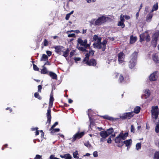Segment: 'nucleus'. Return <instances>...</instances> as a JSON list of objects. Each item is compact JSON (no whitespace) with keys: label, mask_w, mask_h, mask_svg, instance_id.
<instances>
[{"label":"nucleus","mask_w":159,"mask_h":159,"mask_svg":"<svg viewBox=\"0 0 159 159\" xmlns=\"http://www.w3.org/2000/svg\"><path fill=\"white\" fill-rule=\"evenodd\" d=\"M76 50L72 51L71 52H70V57L74 55H75V52H76Z\"/></svg>","instance_id":"obj_48"},{"label":"nucleus","mask_w":159,"mask_h":159,"mask_svg":"<svg viewBox=\"0 0 159 159\" xmlns=\"http://www.w3.org/2000/svg\"><path fill=\"white\" fill-rule=\"evenodd\" d=\"M151 112L152 118L154 120L153 121L155 122V120L158 118L159 113V110L158 106L152 107Z\"/></svg>","instance_id":"obj_4"},{"label":"nucleus","mask_w":159,"mask_h":159,"mask_svg":"<svg viewBox=\"0 0 159 159\" xmlns=\"http://www.w3.org/2000/svg\"><path fill=\"white\" fill-rule=\"evenodd\" d=\"M102 40V38L100 37L99 38L97 41L95 43H101V41Z\"/></svg>","instance_id":"obj_52"},{"label":"nucleus","mask_w":159,"mask_h":159,"mask_svg":"<svg viewBox=\"0 0 159 159\" xmlns=\"http://www.w3.org/2000/svg\"><path fill=\"white\" fill-rule=\"evenodd\" d=\"M141 144L140 143H137L136 145V149L137 150H138L141 148Z\"/></svg>","instance_id":"obj_37"},{"label":"nucleus","mask_w":159,"mask_h":159,"mask_svg":"<svg viewBox=\"0 0 159 159\" xmlns=\"http://www.w3.org/2000/svg\"><path fill=\"white\" fill-rule=\"evenodd\" d=\"M118 26H120L122 28H123L125 26V25L123 22L119 21L118 24Z\"/></svg>","instance_id":"obj_41"},{"label":"nucleus","mask_w":159,"mask_h":159,"mask_svg":"<svg viewBox=\"0 0 159 159\" xmlns=\"http://www.w3.org/2000/svg\"><path fill=\"white\" fill-rule=\"evenodd\" d=\"M125 18L126 20H129L130 19V17L129 16L126 15L125 16Z\"/></svg>","instance_id":"obj_62"},{"label":"nucleus","mask_w":159,"mask_h":159,"mask_svg":"<svg viewBox=\"0 0 159 159\" xmlns=\"http://www.w3.org/2000/svg\"><path fill=\"white\" fill-rule=\"evenodd\" d=\"M153 60L156 63H157L158 61V57L156 54L153 55Z\"/></svg>","instance_id":"obj_28"},{"label":"nucleus","mask_w":159,"mask_h":159,"mask_svg":"<svg viewBox=\"0 0 159 159\" xmlns=\"http://www.w3.org/2000/svg\"><path fill=\"white\" fill-rule=\"evenodd\" d=\"M150 95V91L148 89H146L145 91L144 92V94L143 96L145 97L144 98L145 99L147 98H148Z\"/></svg>","instance_id":"obj_19"},{"label":"nucleus","mask_w":159,"mask_h":159,"mask_svg":"<svg viewBox=\"0 0 159 159\" xmlns=\"http://www.w3.org/2000/svg\"><path fill=\"white\" fill-rule=\"evenodd\" d=\"M113 129L112 128L108 129L105 131L108 136L111 134L113 132Z\"/></svg>","instance_id":"obj_26"},{"label":"nucleus","mask_w":159,"mask_h":159,"mask_svg":"<svg viewBox=\"0 0 159 159\" xmlns=\"http://www.w3.org/2000/svg\"><path fill=\"white\" fill-rule=\"evenodd\" d=\"M64 157L65 159H70V154H65L64 155Z\"/></svg>","instance_id":"obj_47"},{"label":"nucleus","mask_w":159,"mask_h":159,"mask_svg":"<svg viewBox=\"0 0 159 159\" xmlns=\"http://www.w3.org/2000/svg\"><path fill=\"white\" fill-rule=\"evenodd\" d=\"M94 51L92 50V49L90 50V51L88 53H87L85 55L86 57L84 58L83 61V62H84L85 61L89 60V57L91 56H93L94 55Z\"/></svg>","instance_id":"obj_13"},{"label":"nucleus","mask_w":159,"mask_h":159,"mask_svg":"<svg viewBox=\"0 0 159 159\" xmlns=\"http://www.w3.org/2000/svg\"><path fill=\"white\" fill-rule=\"evenodd\" d=\"M155 131L156 133H159V124H156L155 128Z\"/></svg>","instance_id":"obj_38"},{"label":"nucleus","mask_w":159,"mask_h":159,"mask_svg":"<svg viewBox=\"0 0 159 159\" xmlns=\"http://www.w3.org/2000/svg\"><path fill=\"white\" fill-rule=\"evenodd\" d=\"M54 101V98L53 97V93L52 91L50 96L49 102L53 103Z\"/></svg>","instance_id":"obj_31"},{"label":"nucleus","mask_w":159,"mask_h":159,"mask_svg":"<svg viewBox=\"0 0 159 159\" xmlns=\"http://www.w3.org/2000/svg\"><path fill=\"white\" fill-rule=\"evenodd\" d=\"M153 16V14L151 13H150L147 15L146 19V20L147 22H149L151 21Z\"/></svg>","instance_id":"obj_16"},{"label":"nucleus","mask_w":159,"mask_h":159,"mask_svg":"<svg viewBox=\"0 0 159 159\" xmlns=\"http://www.w3.org/2000/svg\"><path fill=\"white\" fill-rule=\"evenodd\" d=\"M137 57V53L134 52L130 57V60L129 62L130 68H133L135 65Z\"/></svg>","instance_id":"obj_3"},{"label":"nucleus","mask_w":159,"mask_h":159,"mask_svg":"<svg viewBox=\"0 0 159 159\" xmlns=\"http://www.w3.org/2000/svg\"><path fill=\"white\" fill-rule=\"evenodd\" d=\"M34 96L35 98H37L39 100H41L42 98V97L40 96L38 92H36L34 94Z\"/></svg>","instance_id":"obj_32"},{"label":"nucleus","mask_w":159,"mask_h":159,"mask_svg":"<svg viewBox=\"0 0 159 159\" xmlns=\"http://www.w3.org/2000/svg\"><path fill=\"white\" fill-rule=\"evenodd\" d=\"M134 114L133 112L124 113L123 115L120 116V118L122 120L129 119L133 116Z\"/></svg>","instance_id":"obj_7"},{"label":"nucleus","mask_w":159,"mask_h":159,"mask_svg":"<svg viewBox=\"0 0 159 159\" xmlns=\"http://www.w3.org/2000/svg\"><path fill=\"white\" fill-rule=\"evenodd\" d=\"M85 62V63L89 66H94L96 65V61L94 59H91L89 61V60L85 61L84 62Z\"/></svg>","instance_id":"obj_14"},{"label":"nucleus","mask_w":159,"mask_h":159,"mask_svg":"<svg viewBox=\"0 0 159 159\" xmlns=\"http://www.w3.org/2000/svg\"><path fill=\"white\" fill-rule=\"evenodd\" d=\"M74 60L75 61V62H77V61H80L81 58L80 57H75Z\"/></svg>","instance_id":"obj_57"},{"label":"nucleus","mask_w":159,"mask_h":159,"mask_svg":"<svg viewBox=\"0 0 159 159\" xmlns=\"http://www.w3.org/2000/svg\"><path fill=\"white\" fill-rule=\"evenodd\" d=\"M100 135L102 137L100 139V140L101 142H103L106 141V138L108 136V135L107 134L105 131H101L100 133Z\"/></svg>","instance_id":"obj_11"},{"label":"nucleus","mask_w":159,"mask_h":159,"mask_svg":"<svg viewBox=\"0 0 159 159\" xmlns=\"http://www.w3.org/2000/svg\"><path fill=\"white\" fill-rule=\"evenodd\" d=\"M49 75L52 79L57 80V76L56 74L52 72H49Z\"/></svg>","instance_id":"obj_18"},{"label":"nucleus","mask_w":159,"mask_h":159,"mask_svg":"<svg viewBox=\"0 0 159 159\" xmlns=\"http://www.w3.org/2000/svg\"><path fill=\"white\" fill-rule=\"evenodd\" d=\"M54 48L55 51L57 54H61L62 52H63L64 50V48L62 46H56L53 47Z\"/></svg>","instance_id":"obj_9"},{"label":"nucleus","mask_w":159,"mask_h":159,"mask_svg":"<svg viewBox=\"0 0 159 159\" xmlns=\"http://www.w3.org/2000/svg\"><path fill=\"white\" fill-rule=\"evenodd\" d=\"M93 156L94 157H97L98 156V152L96 151H95L93 153Z\"/></svg>","instance_id":"obj_55"},{"label":"nucleus","mask_w":159,"mask_h":159,"mask_svg":"<svg viewBox=\"0 0 159 159\" xmlns=\"http://www.w3.org/2000/svg\"><path fill=\"white\" fill-rule=\"evenodd\" d=\"M46 116L47 118V121L46 124H48L47 125L48 126V127L51 124V109H48L47 112L46 113Z\"/></svg>","instance_id":"obj_10"},{"label":"nucleus","mask_w":159,"mask_h":159,"mask_svg":"<svg viewBox=\"0 0 159 159\" xmlns=\"http://www.w3.org/2000/svg\"><path fill=\"white\" fill-rule=\"evenodd\" d=\"M33 67L34 70L36 71H39V68L37 67V66L34 64H33Z\"/></svg>","instance_id":"obj_39"},{"label":"nucleus","mask_w":159,"mask_h":159,"mask_svg":"<svg viewBox=\"0 0 159 159\" xmlns=\"http://www.w3.org/2000/svg\"><path fill=\"white\" fill-rule=\"evenodd\" d=\"M70 18V13L67 14L66 17V20H68Z\"/></svg>","instance_id":"obj_59"},{"label":"nucleus","mask_w":159,"mask_h":159,"mask_svg":"<svg viewBox=\"0 0 159 159\" xmlns=\"http://www.w3.org/2000/svg\"><path fill=\"white\" fill-rule=\"evenodd\" d=\"M43 68L41 70V73L43 74H48V72L46 68L44 66H43Z\"/></svg>","instance_id":"obj_25"},{"label":"nucleus","mask_w":159,"mask_h":159,"mask_svg":"<svg viewBox=\"0 0 159 159\" xmlns=\"http://www.w3.org/2000/svg\"><path fill=\"white\" fill-rule=\"evenodd\" d=\"M154 159H159V152H156L154 155Z\"/></svg>","instance_id":"obj_34"},{"label":"nucleus","mask_w":159,"mask_h":159,"mask_svg":"<svg viewBox=\"0 0 159 159\" xmlns=\"http://www.w3.org/2000/svg\"><path fill=\"white\" fill-rule=\"evenodd\" d=\"M84 132H81L80 133L78 132L75 134L74 135L73 137L72 138V142H74L76 139H78L81 138L84 135Z\"/></svg>","instance_id":"obj_8"},{"label":"nucleus","mask_w":159,"mask_h":159,"mask_svg":"<svg viewBox=\"0 0 159 159\" xmlns=\"http://www.w3.org/2000/svg\"><path fill=\"white\" fill-rule=\"evenodd\" d=\"M107 142L108 143H111V138L110 137H109L108 138V139H107Z\"/></svg>","instance_id":"obj_58"},{"label":"nucleus","mask_w":159,"mask_h":159,"mask_svg":"<svg viewBox=\"0 0 159 159\" xmlns=\"http://www.w3.org/2000/svg\"><path fill=\"white\" fill-rule=\"evenodd\" d=\"M58 124V122H56L52 126L50 129V130H52L54 127H55L56 126H57Z\"/></svg>","instance_id":"obj_42"},{"label":"nucleus","mask_w":159,"mask_h":159,"mask_svg":"<svg viewBox=\"0 0 159 159\" xmlns=\"http://www.w3.org/2000/svg\"><path fill=\"white\" fill-rule=\"evenodd\" d=\"M128 133L123 134L121 133L119 134L116 137L115 141V143H119L117 145L118 147H121L124 145L123 140H125L126 137L128 136Z\"/></svg>","instance_id":"obj_2"},{"label":"nucleus","mask_w":159,"mask_h":159,"mask_svg":"<svg viewBox=\"0 0 159 159\" xmlns=\"http://www.w3.org/2000/svg\"><path fill=\"white\" fill-rule=\"evenodd\" d=\"M84 145L86 147H87L89 148H92V147L91 145L89 143V142L88 141L87 143H84Z\"/></svg>","instance_id":"obj_35"},{"label":"nucleus","mask_w":159,"mask_h":159,"mask_svg":"<svg viewBox=\"0 0 159 159\" xmlns=\"http://www.w3.org/2000/svg\"><path fill=\"white\" fill-rule=\"evenodd\" d=\"M124 77L121 75H120L119 80L120 83H121L124 80Z\"/></svg>","instance_id":"obj_43"},{"label":"nucleus","mask_w":159,"mask_h":159,"mask_svg":"<svg viewBox=\"0 0 159 159\" xmlns=\"http://www.w3.org/2000/svg\"><path fill=\"white\" fill-rule=\"evenodd\" d=\"M99 38H98V36L96 35H94L93 37V39L94 41H96Z\"/></svg>","instance_id":"obj_50"},{"label":"nucleus","mask_w":159,"mask_h":159,"mask_svg":"<svg viewBox=\"0 0 159 159\" xmlns=\"http://www.w3.org/2000/svg\"><path fill=\"white\" fill-rule=\"evenodd\" d=\"M51 133L53 134L57 132H59L60 131V129L59 128L53 129L52 130H51Z\"/></svg>","instance_id":"obj_36"},{"label":"nucleus","mask_w":159,"mask_h":159,"mask_svg":"<svg viewBox=\"0 0 159 159\" xmlns=\"http://www.w3.org/2000/svg\"><path fill=\"white\" fill-rule=\"evenodd\" d=\"M107 43V41L104 40L102 43H101V45H102V51H105L106 48V44Z\"/></svg>","instance_id":"obj_21"},{"label":"nucleus","mask_w":159,"mask_h":159,"mask_svg":"<svg viewBox=\"0 0 159 159\" xmlns=\"http://www.w3.org/2000/svg\"><path fill=\"white\" fill-rule=\"evenodd\" d=\"M53 103L49 102V106L48 108V109H51V108L52 107V105Z\"/></svg>","instance_id":"obj_54"},{"label":"nucleus","mask_w":159,"mask_h":159,"mask_svg":"<svg viewBox=\"0 0 159 159\" xmlns=\"http://www.w3.org/2000/svg\"><path fill=\"white\" fill-rule=\"evenodd\" d=\"M140 107H139L137 106L134 109V111H133L134 113L136 114L138 113L140 111Z\"/></svg>","instance_id":"obj_29"},{"label":"nucleus","mask_w":159,"mask_h":159,"mask_svg":"<svg viewBox=\"0 0 159 159\" xmlns=\"http://www.w3.org/2000/svg\"><path fill=\"white\" fill-rule=\"evenodd\" d=\"M38 129V127H35V128H31V130L32 131H34L35 130H37Z\"/></svg>","instance_id":"obj_63"},{"label":"nucleus","mask_w":159,"mask_h":159,"mask_svg":"<svg viewBox=\"0 0 159 159\" xmlns=\"http://www.w3.org/2000/svg\"><path fill=\"white\" fill-rule=\"evenodd\" d=\"M123 143L124 144H125L126 146L130 147L132 143V141L131 139H129L123 141Z\"/></svg>","instance_id":"obj_17"},{"label":"nucleus","mask_w":159,"mask_h":159,"mask_svg":"<svg viewBox=\"0 0 159 159\" xmlns=\"http://www.w3.org/2000/svg\"><path fill=\"white\" fill-rule=\"evenodd\" d=\"M78 155V153L77 151H76L75 152H73V156L75 158H78V157L77 156Z\"/></svg>","instance_id":"obj_40"},{"label":"nucleus","mask_w":159,"mask_h":159,"mask_svg":"<svg viewBox=\"0 0 159 159\" xmlns=\"http://www.w3.org/2000/svg\"><path fill=\"white\" fill-rule=\"evenodd\" d=\"M46 65H51V63H50L49 61H47L45 63L44 66Z\"/></svg>","instance_id":"obj_60"},{"label":"nucleus","mask_w":159,"mask_h":159,"mask_svg":"<svg viewBox=\"0 0 159 159\" xmlns=\"http://www.w3.org/2000/svg\"><path fill=\"white\" fill-rule=\"evenodd\" d=\"M157 71H155L151 74L149 77V80L152 81L156 80L157 78Z\"/></svg>","instance_id":"obj_15"},{"label":"nucleus","mask_w":159,"mask_h":159,"mask_svg":"<svg viewBox=\"0 0 159 159\" xmlns=\"http://www.w3.org/2000/svg\"><path fill=\"white\" fill-rule=\"evenodd\" d=\"M43 43V45L44 46H47L48 45V42L46 39H44Z\"/></svg>","instance_id":"obj_44"},{"label":"nucleus","mask_w":159,"mask_h":159,"mask_svg":"<svg viewBox=\"0 0 159 159\" xmlns=\"http://www.w3.org/2000/svg\"><path fill=\"white\" fill-rule=\"evenodd\" d=\"M8 146V144H6L4 145L2 148V150H3L4 149L6 148H7Z\"/></svg>","instance_id":"obj_53"},{"label":"nucleus","mask_w":159,"mask_h":159,"mask_svg":"<svg viewBox=\"0 0 159 159\" xmlns=\"http://www.w3.org/2000/svg\"><path fill=\"white\" fill-rule=\"evenodd\" d=\"M93 46L94 48H96L98 49H100L102 48L101 43H94Z\"/></svg>","instance_id":"obj_20"},{"label":"nucleus","mask_w":159,"mask_h":159,"mask_svg":"<svg viewBox=\"0 0 159 159\" xmlns=\"http://www.w3.org/2000/svg\"><path fill=\"white\" fill-rule=\"evenodd\" d=\"M118 61L120 63H121L124 61L125 54L122 52H120L118 54Z\"/></svg>","instance_id":"obj_12"},{"label":"nucleus","mask_w":159,"mask_h":159,"mask_svg":"<svg viewBox=\"0 0 159 159\" xmlns=\"http://www.w3.org/2000/svg\"><path fill=\"white\" fill-rule=\"evenodd\" d=\"M39 134V131L38 130H37L35 132V135L37 136Z\"/></svg>","instance_id":"obj_64"},{"label":"nucleus","mask_w":159,"mask_h":159,"mask_svg":"<svg viewBox=\"0 0 159 159\" xmlns=\"http://www.w3.org/2000/svg\"><path fill=\"white\" fill-rule=\"evenodd\" d=\"M34 159H42V156L39 155H36Z\"/></svg>","instance_id":"obj_49"},{"label":"nucleus","mask_w":159,"mask_h":159,"mask_svg":"<svg viewBox=\"0 0 159 159\" xmlns=\"http://www.w3.org/2000/svg\"><path fill=\"white\" fill-rule=\"evenodd\" d=\"M150 37L147 32H145L140 35V41L141 42L146 40L147 42L150 41Z\"/></svg>","instance_id":"obj_5"},{"label":"nucleus","mask_w":159,"mask_h":159,"mask_svg":"<svg viewBox=\"0 0 159 159\" xmlns=\"http://www.w3.org/2000/svg\"><path fill=\"white\" fill-rule=\"evenodd\" d=\"M137 37H134L133 36H131L130 37V42L131 43H134L137 40Z\"/></svg>","instance_id":"obj_23"},{"label":"nucleus","mask_w":159,"mask_h":159,"mask_svg":"<svg viewBox=\"0 0 159 159\" xmlns=\"http://www.w3.org/2000/svg\"><path fill=\"white\" fill-rule=\"evenodd\" d=\"M103 117L105 119H107L109 120H115V119L113 117H110L108 116H103Z\"/></svg>","instance_id":"obj_30"},{"label":"nucleus","mask_w":159,"mask_h":159,"mask_svg":"<svg viewBox=\"0 0 159 159\" xmlns=\"http://www.w3.org/2000/svg\"><path fill=\"white\" fill-rule=\"evenodd\" d=\"M159 36V32H156L152 36V39L157 41Z\"/></svg>","instance_id":"obj_24"},{"label":"nucleus","mask_w":159,"mask_h":159,"mask_svg":"<svg viewBox=\"0 0 159 159\" xmlns=\"http://www.w3.org/2000/svg\"><path fill=\"white\" fill-rule=\"evenodd\" d=\"M157 41L153 39H152V41L151 45L154 48L156 46Z\"/></svg>","instance_id":"obj_33"},{"label":"nucleus","mask_w":159,"mask_h":159,"mask_svg":"<svg viewBox=\"0 0 159 159\" xmlns=\"http://www.w3.org/2000/svg\"><path fill=\"white\" fill-rule=\"evenodd\" d=\"M87 2L89 3H90L92 1L93 2H95L96 0H86Z\"/></svg>","instance_id":"obj_61"},{"label":"nucleus","mask_w":159,"mask_h":159,"mask_svg":"<svg viewBox=\"0 0 159 159\" xmlns=\"http://www.w3.org/2000/svg\"><path fill=\"white\" fill-rule=\"evenodd\" d=\"M48 57L45 54H43L40 59L41 61H46L48 60Z\"/></svg>","instance_id":"obj_22"},{"label":"nucleus","mask_w":159,"mask_h":159,"mask_svg":"<svg viewBox=\"0 0 159 159\" xmlns=\"http://www.w3.org/2000/svg\"><path fill=\"white\" fill-rule=\"evenodd\" d=\"M69 51V50L68 48H67L66 50H65L64 49V51L62 52V53H63V55L65 57H67L68 55Z\"/></svg>","instance_id":"obj_27"},{"label":"nucleus","mask_w":159,"mask_h":159,"mask_svg":"<svg viewBox=\"0 0 159 159\" xmlns=\"http://www.w3.org/2000/svg\"><path fill=\"white\" fill-rule=\"evenodd\" d=\"M134 130H135V129H134V127L133 125H131V132L134 133V131H135Z\"/></svg>","instance_id":"obj_51"},{"label":"nucleus","mask_w":159,"mask_h":159,"mask_svg":"<svg viewBox=\"0 0 159 159\" xmlns=\"http://www.w3.org/2000/svg\"><path fill=\"white\" fill-rule=\"evenodd\" d=\"M158 6L157 4H154L153 6V7H152V8L155 11H156L157 10V9H158Z\"/></svg>","instance_id":"obj_46"},{"label":"nucleus","mask_w":159,"mask_h":159,"mask_svg":"<svg viewBox=\"0 0 159 159\" xmlns=\"http://www.w3.org/2000/svg\"><path fill=\"white\" fill-rule=\"evenodd\" d=\"M46 53L49 57L51 56L52 53V52L49 51H46Z\"/></svg>","instance_id":"obj_56"},{"label":"nucleus","mask_w":159,"mask_h":159,"mask_svg":"<svg viewBox=\"0 0 159 159\" xmlns=\"http://www.w3.org/2000/svg\"><path fill=\"white\" fill-rule=\"evenodd\" d=\"M107 18L106 17L102 16L99 18L95 22L96 25H100L102 24L105 22L107 21Z\"/></svg>","instance_id":"obj_6"},{"label":"nucleus","mask_w":159,"mask_h":159,"mask_svg":"<svg viewBox=\"0 0 159 159\" xmlns=\"http://www.w3.org/2000/svg\"><path fill=\"white\" fill-rule=\"evenodd\" d=\"M77 48L83 52L88 51L86 49L90 47L89 44L87 43V39L83 40L81 38H79L77 40Z\"/></svg>","instance_id":"obj_1"},{"label":"nucleus","mask_w":159,"mask_h":159,"mask_svg":"<svg viewBox=\"0 0 159 159\" xmlns=\"http://www.w3.org/2000/svg\"><path fill=\"white\" fill-rule=\"evenodd\" d=\"M42 87L41 85H39L38 86V92L41 93V89H42Z\"/></svg>","instance_id":"obj_45"}]
</instances>
